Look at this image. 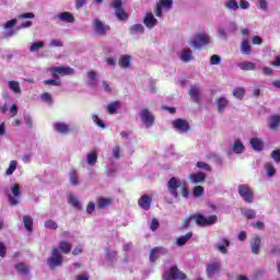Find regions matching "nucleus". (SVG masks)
Returning <instances> with one entry per match:
<instances>
[{
    "label": "nucleus",
    "instance_id": "09e8293b",
    "mask_svg": "<svg viewBox=\"0 0 280 280\" xmlns=\"http://www.w3.org/2000/svg\"><path fill=\"white\" fill-rule=\"evenodd\" d=\"M105 259L107 261H114V259H117V252L107 249V252L105 254Z\"/></svg>",
    "mask_w": 280,
    "mask_h": 280
},
{
    "label": "nucleus",
    "instance_id": "4be33fe9",
    "mask_svg": "<svg viewBox=\"0 0 280 280\" xmlns=\"http://www.w3.org/2000/svg\"><path fill=\"white\" fill-rule=\"evenodd\" d=\"M250 248L254 255H259V248H261V238L259 236H255L252 238Z\"/></svg>",
    "mask_w": 280,
    "mask_h": 280
},
{
    "label": "nucleus",
    "instance_id": "f8f14e48",
    "mask_svg": "<svg viewBox=\"0 0 280 280\" xmlns=\"http://www.w3.org/2000/svg\"><path fill=\"white\" fill-rule=\"evenodd\" d=\"M13 197H9V201L11 202V207H16L19 205V199L21 197V186L19 184H14L11 188Z\"/></svg>",
    "mask_w": 280,
    "mask_h": 280
},
{
    "label": "nucleus",
    "instance_id": "6e6d98bb",
    "mask_svg": "<svg viewBox=\"0 0 280 280\" xmlns=\"http://www.w3.org/2000/svg\"><path fill=\"white\" fill-rule=\"evenodd\" d=\"M69 200L72 207H75V209H82V207L80 206V201L75 197L70 196Z\"/></svg>",
    "mask_w": 280,
    "mask_h": 280
},
{
    "label": "nucleus",
    "instance_id": "338daca9",
    "mask_svg": "<svg viewBox=\"0 0 280 280\" xmlns=\"http://www.w3.org/2000/svg\"><path fill=\"white\" fill-rule=\"evenodd\" d=\"M62 40L60 39H51L50 47H62Z\"/></svg>",
    "mask_w": 280,
    "mask_h": 280
},
{
    "label": "nucleus",
    "instance_id": "6ab92c4d",
    "mask_svg": "<svg viewBox=\"0 0 280 280\" xmlns=\"http://www.w3.org/2000/svg\"><path fill=\"white\" fill-rule=\"evenodd\" d=\"M279 126H280V116L279 115H272L269 119H268V127L270 130H272L273 132H277V130H279Z\"/></svg>",
    "mask_w": 280,
    "mask_h": 280
},
{
    "label": "nucleus",
    "instance_id": "ddd939ff",
    "mask_svg": "<svg viewBox=\"0 0 280 280\" xmlns=\"http://www.w3.org/2000/svg\"><path fill=\"white\" fill-rule=\"evenodd\" d=\"M93 25L98 36H104L106 32H110V26L104 24L101 20H94Z\"/></svg>",
    "mask_w": 280,
    "mask_h": 280
},
{
    "label": "nucleus",
    "instance_id": "0e129e2a",
    "mask_svg": "<svg viewBox=\"0 0 280 280\" xmlns=\"http://www.w3.org/2000/svg\"><path fill=\"white\" fill-rule=\"evenodd\" d=\"M150 229H151V231H156L159 229V219L153 218L151 220Z\"/></svg>",
    "mask_w": 280,
    "mask_h": 280
},
{
    "label": "nucleus",
    "instance_id": "5fc2aeb1",
    "mask_svg": "<svg viewBox=\"0 0 280 280\" xmlns=\"http://www.w3.org/2000/svg\"><path fill=\"white\" fill-rule=\"evenodd\" d=\"M92 119L96 124V126H98V128H103V129L106 128V125L102 119H100V117H97V115H93Z\"/></svg>",
    "mask_w": 280,
    "mask_h": 280
},
{
    "label": "nucleus",
    "instance_id": "dca6fc26",
    "mask_svg": "<svg viewBox=\"0 0 280 280\" xmlns=\"http://www.w3.org/2000/svg\"><path fill=\"white\" fill-rule=\"evenodd\" d=\"M188 178L190 183H194L195 185H200V183H205L207 174L202 172L192 173L188 176Z\"/></svg>",
    "mask_w": 280,
    "mask_h": 280
},
{
    "label": "nucleus",
    "instance_id": "79ce46f5",
    "mask_svg": "<svg viewBox=\"0 0 280 280\" xmlns=\"http://www.w3.org/2000/svg\"><path fill=\"white\" fill-rule=\"evenodd\" d=\"M16 165H19V162H16L15 160H12L10 162L9 167L5 171L7 176H12V174L16 172Z\"/></svg>",
    "mask_w": 280,
    "mask_h": 280
},
{
    "label": "nucleus",
    "instance_id": "864d4df0",
    "mask_svg": "<svg viewBox=\"0 0 280 280\" xmlns=\"http://www.w3.org/2000/svg\"><path fill=\"white\" fill-rule=\"evenodd\" d=\"M153 253H158V255H168L170 249L165 247H154Z\"/></svg>",
    "mask_w": 280,
    "mask_h": 280
},
{
    "label": "nucleus",
    "instance_id": "20e7f679",
    "mask_svg": "<svg viewBox=\"0 0 280 280\" xmlns=\"http://www.w3.org/2000/svg\"><path fill=\"white\" fill-rule=\"evenodd\" d=\"M163 279L185 280L187 279V275L180 271V269H178V266H172L170 269H166L164 271Z\"/></svg>",
    "mask_w": 280,
    "mask_h": 280
},
{
    "label": "nucleus",
    "instance_id": "cd10ccee",
    "mask_svg": "<svg viewBox=\"0 0 280 280\" xmlns=\"http://www.w3.org/2000/svg\"><path fill=\"white\" fill-rule=\"evenodd\" d=\"M110 205H113V199L101 197L97 199L96 207L97 209H106V207H110Z\"/></svg>",
    "mask_w": 280,
    "mask_h": 280
},
{
    "label": "nucleus",
    "instance_id": "72a5a7b5",
    "mask_svg": "<svg viewBox=\"0 0 280 280\" xmlns=\"http://www.w3.org/2000/svg\"><path fill=\"white\" fill-rule=\"evenodd\" d=\"M23 222L26 231H28V233H32V231L34 230V219H32V217L30 215H24Z\"/></svg>",
    "mask_w": 280,
    "mask_h": 280
},
{
    "label": "nucleus",
    "instance_id": "1a4fd4ad",
    "mask_svg": "<svg viewBox=\"0 0 280 280\" xmlns=\"http://www.w3.org/2000/svg\"><path fill=\"white\" fill-rule=\"evenodd\" d=\"M190 45H192L195 49H202L205 45H209V36L206 34H197L192 40H190Z\"/></svg>",
    "mask_w": 280,
    "mask_h": 280
},
{
    "label": "nucleus",
    "instance_id": "bf43d9fd",
    "mask_svg": "<svg viewBox=\"0 0 280 280\" xmlns=\"http://www.w3.org/2000/svg\"><path fill=\"white\" fill-rule=\"evenodd\" d=\"M222 58L219 55H212L210 58V65H220Z\"/></svg>",
    "mask_w": 280,
    "mask_h": 280
},
{
    "label": "nucleus",
    "instance_id": "7c9ffc66",
    "mask_svg": "<svg viewBox=\"0 0 280 280\" xmlns=\"http://www.w3.org/2000/svg\"><path fill=\"white\" fill-rule=\"evenodd\" d=\"M238 69H241L242 71H255V69H257V66L252 61H243L238 63Z\"/></svg>",
    "mask_w": 280,
    "mask_h": 280
},
{
    "label": "nucleus",
    "instance_id": "2f4dec72",
    "mask_svg": "<svg viewBox=\"0 0 280 280\" xmlns=\"http://www.w3.org/2000/svg\"><path fill=\"white\" fill-rule=\"evenodd\" d=\"M9 90L14 95H21V83L19 81H9Z\"/></svg>",
    "mask_w": 280,
    "mask_h": 280
},
{
    "label": "nucleus",
    "instance_id": "9b49d317",
    "mask_svg": "<svg viewBox=\"0 0 280 280\" xmlns=\"http://www.w3.org/2000/svg\"><path fill=\"white\" fill-rule=\"evenodd\" d=\"M52 78L56 80L60 79L59 75H71L73 73V68L69 67H56L51 69Z\"/></svg>",
    "mask_w": 280,
    "mask_h": 280
},
{
    "label": "nucleus",
    "instance_id": "680f3d73",
    "mask_svg": "<svg viewBox=\"0 0 280 280\" xmlns=\"http://www.w3.org/2000/svg\"><path fill=\"white\" fill-rule=\"evenodd\" d=\"M42 100L43 102H47L48 104H51V102H54V100L51 98V94H49V92H45L42 95Z\"/></svg>",
    "mask_w": 280,
    "mask_h": 280
},
{
    "label": "nucleus",
    "instance_id": "0eeeda50",
    "mask_svg": "<svg viewBox=\"0 0 280 280\" xmlns=\"http://www.w3.org/2000/svg\"><path fill=\"white\" fill-rule=\"evenodd\" d=\"M140 119L147 128H154V114L148 108H143L140 112Z\"/></svg>",
    "mask_w": 280,
    "mask_h": 280
},
{
    "label": "nucleus",
    "instance_id": "f03ea898",
    "mask_svg": "<svg viewBox=\"0 0 280 280\" xmlns=\"http://www.w3.org/2000/svg\"><path fill=\"white\" fill-rule=\"evenodd\" d=\"M166 187L174 198H178V189H180L183 198H189V188L187 187V182L178 178L172 177L166 183Z\"/></svg>",
    "mask_w": 280,
    "mask_h": 280
},
{
    "label": "nucleus",
    "instance_id": "a211bd4d",
    "mask_svg": "<svg viewBox=\"0 0 280 280\" xmlns=\"http://www.w3.org/2000/svg\"><path fill=\"white\" fill-rule=\"evenodd\" d=\"M143 23L145 27H148L149 30H152V27H155V25L159 24V20H156V18H154L152 13H147L143 19Z\"/></svg>",
    "mask_w": 280,
    "mask_h": 280
},
{
    "label": "nucleus",
    "instance_id": "37998d69",
    "mask_svg": "<svg viewBox=\"0 0 280 280\" xmlns=\"http://www.w3.org/2000/svg\"><path fill=\"white\" fill-rule=\"evenodd\" d=\"M233 95L237 100H244V95H246V90L244 88H235L233 91Z\"/></svg>",
    "mask_w": 280,
    "mask_h": 280
},
{
    "label": "nucleus",
    "instance_id": "a878e982",
    "mask_svg": "<svg viewBox=\"0 0 280 280\" xmlns=\"http://www.w3.org/2000/svg\"><path fill=\"white\" fill-rule=\"evenodd\" d=\"M241 52L243 56H250L253 52V47L250 46V43H248V39H245L241 43Z\"/></svg>",
    "mask_w": 280,
    "mask_h": 280
},
{
    "label": "nucleus",
    "instance_id": "2eb2a0df",
    "mask_svg": "<svg viewBox=\"0 0 280 280\" xmlns=\"http://www.w3.org/2000/svg\"><path fill=\"white\" fill-rule=\"evenodd\" d=\"M221 265L218 261L210 262L207 266V277L208 279H213L218 272H220Z\"/></svg>",
    "mask_w": 280,
    "mask_h": 280
},
{
    "label": "nucleus",
    "instance_id": "3c124183",
    "mask_svg": "<svg viewBox=\"0 0 280 280\" xmlns=\"http://www.w3.org/2000/svg\"><path fill=\"white\" fill-rule=\"evenodd\" d=\"M44 84H51L52 86H60L62 84V82L60 81V79H48L44 81Z\"/></svg>",
    "mask_w": 280,
    "mask_h": 280
},
{
    "label": "nucleus",
    "instance_id": "f704fd0d",
    "mask_svg": "<svg viewBox=\"0 0 280 280\" xmlns=\"http://www.w3.org/2000/svg\"><path fill=\"white\" fill-rule=\"evenodd\" d=\"M120 106H121V102H119V101L109 103L107 105V113H109V115H115V113H117V109H119Z\"/></svg>",
    "mask_w": 280,
    "mask_h": 280
},
{
    "label": "nucleus",
    "instance_id": "f3484780",
    "mask_svg": "<svg viewBox=\"0 0 280 280\" xmlns=\"http://www.w3.org/2000/svg\"><path fill=\"white\" fill-rule=\"evenodd\" d=\"M229 246H231V241L229 238H222V243H217L214 248L222 253V255H226L229 253Z\"/></svg>",
    "mask_w": 280,
    "mask_h": 280
},
{
    "label": "nucleus",
    "instance_id": "e433bc0d",
    "mask_svg": "<svg viewBox=\"0 0 280 280\" xmlns=\"http://www.w3.org/2000/svg\"><path fill=\"white\" fill-rule=\"evenodd\" d=\"M241 213L244 218H247V220H255V218H257V212L253 209H241Z\"/></svg>",
    "mask_w": 280,
    "mask_h": 280
},
{
    "label": "nucleus",
    "instance_id": "412c9836",
    "mask_svg": "<svg viewBox=\"0 0 280 280\" xmlns=\"http://www.w3.org/2000/svg\"><path fill=\"white\" fill-rule=\"evenodd\" d=\"M54 129L56 132H59V135H69V132H71V128L65 122H56Z\"/></svg>",
    "mask_w": 280,
    "mask_h": 280
},
{
    "label": "nucleus",
    "instance_id": "e2e57ef3",
    "mask_svg": "<svg viewBox=\"0 0 280 280\" xmlns=\"http://www.w3.org/2000/svg\"><path fill=\"white\" fill-rule=\"evenodd\" d=\"M8 255V248L3 242H0V257H5Z\"/></svg>",
    "mask_w": 280,
    "mask_h": 280
},
{
    "label": "nucleus",
    "instance_id": "7ed1b4c3",
    "mask_svg": "<svg viewBox=\"0 0 280 280\" xmlns=\"http://www.w3.org/2000/svg\"><path fill=\"white\" fill-rule=\"evenodd\" d=\"M63 261L65 257L62 256V254H60L58 247H52L51 256L47 259V266L50 268V270H56V268H60Z\"/></svg>",
    "mask_w": 280,
    "mask_h": 280
},
{
    "label": "nucleus",
    "instance_id": "de8ad7c7",
    "mask_svg": "<svg viewBox=\"0 0 280 280\" xmlns=\"http://www.w3.org/2000/svg\"><path fill=\"white\" fill-rule=\"evenodd\" d=\"M192 194H194L195 198H200V196L205 195V187L195 186L192 189Z\"/></svg>",
    "mask_w": 280,
    "mask_h": 280
},
{
    "label": "nucleus",
    "instance_id": "052dcab7",
    "mask_svg": "<svg viewBox=\"0 0 280 280\" xmlns=\"http://www.w3.org/2000/svg\"><path fill=\"white\" fill-rule=\"evenodd\" d=\"M16 23H18L16 19L7 21L4 24V30H10V28L14 27V25H16Z\"/></svg>",
    "mask_w": 280,
    "mask_h": 280
},
{
    "label": "nucleus",
    "instance_id": "c9c22d12",
    "mask_svg": "<svg viewBox=\"0 0 280 280\" xmlns=\"http://www.w3.org/2000/svg\"><path fill=\"white\" fill-rule=\"evenodd\" d=\"M215 106L219 110V113H222L226 106H229V100L226 97H220L215 102Z\"/></svg>",
    "mask_w": 280,
    "mask_h": 280
},
{
    "label": "nucleus",
    "instance_id": "c03bdc74",
    "mask_svg": "<svg viewBox=\"0 0 280 280\" xmlns=\"http://www.w3.org/2000/svg\"><path fill=\"white\" fill-rule=\"evenodd\" d=\"M225 8H228V10H240V4L237 3V0H228L225 2Z\"/></svg>",
    "mask_w": 280,
    "mask_h": 280
},
{
    "label": "nucleus",
    "instance_id": "393cba45",
    "mask_svg": "<svg viewBox=\"0 0 280 280\" xmlns=\"http://www.w3.org/2000/svg\"><path fill=\"white\" fill-rule=\"evenodd\" d=\"M249 143L253 150H255L256 152H261V150H264V141L259 138H252L249 140Z\"/></svg>",
    "mask_w": 280,
    "mask_h": 280
},
{
    "label": "nucleus",
    "instance_id": "a19ab883",
    "mask_svg": "<svg viewBox=\"0 0 280 280\" xmlns=\"http://www.w3.org/2000/svg\"><path fill=\"white\" fill-rule=\"evenodd\" d=\"M265 170H266L267 176H269V178L275 176V174H277V170L275 168V165H272V163H270V162H267L265 164Z\"/></svg>",
    "mask_w": 280,
    "mask_h": 280
},
{
    "label": "nucleus",
    "instance_id": "774afa93",
    "mask_svg": "<svg viewBox=\"0 0 280 280\" xmlns=\"http://www.w3.org/2000/svg\"><path fill=\"white\" fill-rule=\"evenodd\" d=\"M34 13H23L19 15V19H34Z\"/></svg>",
    "mask_w": 280,
    "mask_h": 280
},
{
    "label": "nucleus",
    "instance_id": "b1692460",
    "mask_svg": "<svg viewBox=\"0 0 280 280\" xmlns=\"http://www.w3.org/2000/svg\"><path fill=\"white\" fill-rule=\"evenodd\" d=\"M15 270L22 277H27V275H30V266L25 262H18L15 265Z\"/></svg>",
    "mask_w": 280,
    "mask_h": 280
},
{
    "label": "nucleus",
    "instance_id": "49530a36",
    "mask_svg": "<svg viewBox=\"0 0 280 280\" xmlns=\"http://www.w3.org/2000/svg\"><path fill=\"white\" fill-rule=\"evenodd\" d=\"M196 167H198L199 170H203L205 172L212 171L211 165L202 161H198Z\"/></svg>",
    "mask_w": 280,
    "mask_h": 280
},
{
    "label": "nucleus",
    "instance_id": "c756f323",
    "mask_svg": "<svg viewBox=\"0 0 280 280\" xmlns=\"http://www.w3.org/2000/svg\"><path fill=\"white\" fill-rule=\"evenodd\" d=\"M191 237H194V232H188L186 233L185 235L183 236H179L177 240H176V244L178 246H185V244H187V242H189L191 240Z\"/></svg>",
    "mask_w": 280,
    "mask_h": 280
},
{
    "label": "nucleus",
    "instance_id": "8fccbe9b",
    "mask_svg": "<svg viewBox=\"0 0 280 280\" xmlns=\"http://www.w3.org/2000/svg\"><path fill=\"white\" fill-rule=\"evenodd\" d=\"M44 47H45L44 42H36L31 45L30 51H32V52L38 51V49H43Z\"/></svg>",
    "mask_w": 280,
    "mask_h": 280
},
{
    "label": "nucleus",
    "instance_id": "c85d7f7f",
    "mask_svg": "<svg viewBox=\"0 0 280 280\" xmlns=\"http://www.w3.org/2000/svg\"><path fill=\"white\" fill-rule=\"evenodd\" d=\"M179 58L183 62H191V60H194V56L189 48L183 49Z\"/></svg>",
    "mask_w": 280,
    "mask_h": 280
},
{
    "label": "nucleus",
    "instance_id": "4c0bfd02",
    "mask_svg": "<svg viewBox=\"0 0 280 280\" xmlns=\"http://www.w3.org/2000/svg\"><path fill=\"white\" fill-rule=\"evenodd\" d=\"M59 249L61 250V253H63L65 255H69V253H71V244H69L67 241H61L59 243Z\"/></svg>",
    "mask_w": 280,
    "mask_h": 280
},
{
    "label": "nucleus",
    "instance_id": "ea45409f",
    "mask_svg": "<svg viewBox=\"0 0 280 280\" xmlns=\"http://www.w3.org/2000/svg\"><path fill=\"white\" fill-rule=\"evenodd\" d=\"M68 176L70 178L71 185H73L74 187L80 185V179L78 178V171H71Z\"/></svg>",
    "mask_w": 280,
    "mask_h": 280
},
{
    "label": "nucleus",
    "instance_id": "5701e85b",
    "mask_svg": "<svg viewBox=\"0 0 280 280\" xmlns=\"http://www.w3.org/2000/svg\"><path fill=\"white\" fill-rule=\"evenodd\" d=\"M56 19L63 23H75V18L70 12H62L56 15Z\"/></svg>",
    "mask_w": 280,
    "mask_h": 280
},
{
    "label": "nucleus",
    "instance_id": "f257e3e1",
    "mask_svg": "<svg viewBox=\"0 0 280 280\" xmlns=\"http://www.w3.org/2000/svg\"><path fill=\"white\" fill-rule=\"evenodd\" d=\"M191 220L197 224V226H213V224H218V215L212 214L210 217H205L202 213L190 214L189 218L184 220V223L180 228V231H185V229H189L191 224Z\"/></svg>",
    "mask_w": 280,
    "mask_h": 280
},
{
    "label": "nucleus",
    "instance_id": "69168bd1",
    "mask_svg": "<svg viewBox=\"0 0 280 280\" xmlns=\"http://www.w3.org/2000/svg\"><path fill=\"white\" fill-rule=\"evenodd\" d=\"M159 259V253H154V248L150 252V261L153 264Z\"/></svg>",
    "mask_w": 280,
    "mask_h": 280
},
{
    "label": "nucleus",
    "instance_id": "9d476101",
    "mask_svg": "<svg viewBox=\"0 0 280 280\" xmlns=\"http://www.w3.org/2000/svg\"><path fill=\"white\" fill-rule=\"evenodd\" d=\"M174 5V1L172 0H161L158 2L156 8L154 10L155 16L161 18L163 16V8L170 10Z\"/></svg>",
    "mask_w": 280,
    "mask_h": 280
},
{
    "label": "nucleus",
    "instance_id": "603ef678",
    "mask_svg": "<svg viewBox=\"0 0 280 280\" xmlns=\"http://www.w3.org/2000/svg\"><path fill=\"white\" fill-rule=\"evenodd\" d=\"M45 228L50 229L51 231H56V229H58V223H56L54 220H48L45 222Z\"/></svg>",
    "mask_w": 280,
    "mask_h": 280
},
{
    "label": "nucleus",
    "instance_id": "4468645a",
    "mask_svg": "<svg viewBox=\"0 0 280 280\" xmlns=\"http://www.w3.org/2000/svg\"><path fill=\"white\" fill-rule=\"evenodd\" d=\"M138 206L144 211H150V207H152V197H150V195H142L138 200Z\"/></svg>",
    "mask_w": 280,
    "mask_h": 280
},
{
    "label": "nucleus",
    "instance_id": "13d9d810",
    "mask_svg": "<svg viewBox=\"0 0 280 280\" xmlns=\"http://www.w3.org/2000/svg\"><path fill=\"white\" fill-rule=\"evenodd\" d=\"M271 159L276 161V163H280V150L276 149L271 152Z\"/></svg>",
    "mask_w": 280,
    "mask_h": 280
},
{
    "label": "nucleus",
    "instance_id": "423d86ee",
    "mask_svg": "<svg viewBox=\"0 0 280 280\" xmlns=\"http://www.w3.org/2000/svg\"><path fill=\"white\" fill-rule=\"evenodd\" d=\"M113 8L115 10V16L118 21H127L128 13L124 9V2L121 0H114Z\"/></svg>",
    "mask_w": 280,
    "mask_h": 280
},
{
    "label": "nucleus",
    "instance_id": "a18cd8bd",
    "mask_svg": "<svg viewBox=\"0 0 280 280\" xmlns=\"http://www.w3.org/2000/svg\"><path fill=\"white\" fill-rule=\"evenodd\" d=\"M97 163V152L92 151L88 154V164L95 165Z\"/></svg>",
    "mask_w": 280,
    "mask_h": 280
},
{
    "label": "nucleus",
    "instance_id": "bb28decb",
    "mask_svg": "<svg viewBox=\"0 0 280 280\" xmlns=\"http://www.w3.org/2000/svg\"><path fill=\"white\" fill-rule=\"evenodd\" d=\"M130 55H122L118 60V65L121 69H130Z\"/></svg>",
    "mask_w": 280,
    "mask_h": 280
},
{
    "label": "nucleus",
    "instance_id": "58836bf2",
    "mask_svg": "<svg viewBox=\"0 0 280 280\" xmlns=\"http://www.w3.org/2000/svg\"><path fill=\"white\" fill-rule=\"evenodd\" d=\"M130 34H143L145 32V27L143 24H135L129 28Z\"/></svg>",
    "mask_w": 280,
    "mask_h": 280
},
{
    "label": "nucleus",
    "instance_id": "473e14b6",
    "mask_svg": "<svg viewBox=\"0 0 280 280\" xmlns=\"http://www.w3.org/2000/svg\"><path fill=\"white\" fill-rule=\"evenodd\" d=\"M244 150H246L244 143H242V141L240 140H235L234 144L232 145V151L234 152V154H242L244 153Z\"/></svg>",
    "mask_w": 280,
    "mask_h": 280
},
{
    "label": "nucleus",
    "instance_id": "39448f33",
    "mask_svg": "<svg viewBox=\"0 0 280 280\" xmlns=\"http://www.w3.org/2000/svg\"><path fill=\"white\" fill-rule=\"evenodd\" d=\"M238 195L243 198L244 202L253 205V201L255 200V192L250 186L244 184L238 185Z\"/></svg>",
    "mask_w": 280,
    "mask_h": 280
},
{
    "label": "nucleus",
    "instance_id": "4d7b16f0",
    "mask_svg": "<svg viewBox=\"0 0 280 280\" xmlns=\"http://www.w3.org/2000/svg\"><path fill=\"white\" fill-rule=\"evenodd\" d=\"M120 152H121V148L119 145H116L113 149V156H114V159H116V160L121 159Z\"/></svg>",
    "mask_w": 280,
    "mask_h": 280
},
{
    "label": "nucleus",
    "instance_id": "6e6552de",
    "mask_svg": "<svg viewBox=\"0 0 280 280\" xmlns=\"http://www.w3.org/2000/svg\"><path fill=\"white\" fill-rule=\"evenodd\" d=\"M173 128L179 132V135H185L186 132H189L191 130V126L189 125V121L183 118H177L173 121Z\"/></svg>",
    "mask_w": 280,
    "mask_h": 280
},
{
    "label": "nucleus",
    "instance_id": "aec40b11",
    "mask_svg": "<svg viewBox=\"0 0 280 280\" xmlns=\"http://www.w3.org/2000/svg\"><path fill=\"white\" fill-rule=\"evenodd\" d=\"M189 95L192 102H195L196 104L200 103V88H198L197 85H190Z\"/></svg>",
    "mask_w": 280,
    "mask_h": 280
}]
</instances>
